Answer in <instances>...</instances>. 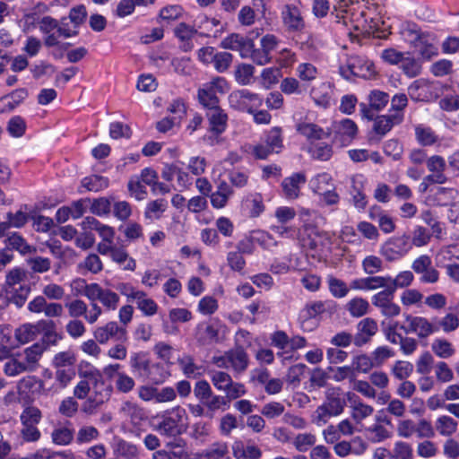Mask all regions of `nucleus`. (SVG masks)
I'll list each match as a JSON object with an SVG mask.
<instances>
[{
    "instance_id": "40",
    "label": "nucleus",
    "mask_w": 459,
    "mask_h": 459,
    "mask_svg": "<svg viewBox=\"0 0 459 459\" xmlns=\"http://www.w3.org/2000/svg\"><path fill=\"white\" fill-rule=\"evenodd\" d=\"M345 307L350 313V316L353 317H360L368 313L370 306L367 299L357 297L351 299L347 302Z\"/></svg>"
},
{
    "instance_id": "29",
    "label": "nucleus",
    "mask_w": 459,
    "mask_h": 459,
    "mask_svg": "<svg viewBox=\"0 0 459 459\" xmlns=\"http://www.w3.org/2000/svg\"><path fill=\"white\" fill-rule=\"evenodd\" d=\"M403 120V113H394L390 115H380L373 121V131L380 135L388 133L394 125Z\"/></svg>"
},
{
    "instance_id": "28",
    "label": "nucleus",
    "mask_w": 459,
    "mask_h": 459,
    "mask_svg": "<svg viewBox=\"0 0 459 459\" xmlns=\"http://www.w3.org/2000/svg\"><path fill=\"white\" fill-rule=\"evenodd\" d=\"M426 164L430 173L429 175L434 178L435 184H445L447 181L445 174L446 161L444 157L438 155L430 156L427 159Z\"/></svg>"
},
{
    "instance_id": "41",
    "label": "nucleus",
    "mask_w": 459,
    "mask_h": 459,
    "mask_svg": "<svg viewBox=\"0 0 459 459\" xmlns=\"http://www.w3.org/2000/svg\"><path fill=\"white\" fill-rule=\"evenodd\" d=\"M184 10L179 5H168L160 9L158 22L169 25L183 16Z\"/></svg>"
},
{
    "instance_id": "14",
    "label": "nucleus",
    "mask_w": 459,
    "mask_h": 459,
    "mask_svg": "<svg viewBox=\"0 0 459 459\" xmlns=\"http://www.w3.org/2000/svg\"><path fill=\"white\" fill-rule=\"evenodd\" d=\"M408 94L413 101H431L438 94V87L429 80L420 78L412 82L408 87Z\"/></svg>"
},
{
    "instance_id": "25",
    "label": "nucleus",
    "mask_w": 459,
    "mask_h": 459,
    "mask_svg": "<svg viewBox=\"0 0 459 459\" xmlns=\"http://www.w3.org/2000/svg\"><path fill=\"white\" fill-rule=\"evenodd\" d=\"M99 300L102 307L108 310H116L119 306V294L109 289H104L95 283L91 301Z\"/></svg>"
},
{
    "instance_id": "24",
    "label": "nucleus",
    "mask_w": 459,
    "mask_h": 459,
    "mask_svg": "<svg viewBox=\"0 0 459 459\" xmlns=\"http://www.w3.org/2000/svg\"><path fill=\"white\" fill-rule=\"evenodd\" d=\"M306 181L307 178L303 173H294L286 177L281 182V188L285 198L288 200L299 198L300 190Z\"/></svg>"
},
{
    "instance_id": "35",
    "label": "nucleus",
    "mask_w": 459,
    "mask_h": 459,
    "mask_svg": "<svg viewBox=\"0 0 459 459\" xmlns=\"http://www.w3.org/2000/svg\"><path fill=\"white\" fill-rule=\"evenodd\" d=\"M377 324L373 318L366 317L362 319L358 325L359 334L355 342L359 345L367 342L369 338L377 333Z\"/></svg>"
},
{
    "instance_id": "12",
    "label": "nucleus",
    "mask_w": 459,
    "mask_h": 459,
    "mask_svg": "<svg viewBox=\"0 0 459 459\" xmlns=\"http://www.w3.org/2000/svg\"><path fill=\"white\" fill-rule=\"evenodd\" d=\"M373 307H377L382 316L395 317L401 314L402 308L394 301L393 290H382L373 294L371 299Z\"/></svg>"
},
{
    "instance_id": "52",
    "label": "nucleus",
    "mask_w": 459,
    "mask_h": 459,
    "mask_svg": "<svg viewBox=\"0 0 459 459\" xmlns=\"http://www.w3.org/2000/svg\"><path fill=\"white\" fill-rule=\"evenodd\" d=\"M431 350L440 359H449L455 353L453 343L446 339H436L431 343Z\"/></svg>"
},
{
    "instance_id": "15",
    "label": "nucleus",
    "mask_w": 459,
    "mask_h": 459,
    "mask_svg": "<svg viewBox=\"0 0 459 459\" xmlns=\"http://www.w3.org/2000/svg\"><path fill=\"white\" fill-rule=\"evenodd\" d=\"M247 363V352L238 348L226 352L221 357L214 358V364L218 368H231L238 372L246 370Z\"/></svg>"
},
{
    "instance_id": "50",
    "label": "nucleus",
    "mask_w": 459,
    "mask_h": 459,
    "mask_svg": "<svg viewBox=\"0 0 459 459\" xmlns=\"http://www.w3.org/2000/svg\"><path fill=\"white\" fill-rule=\"evenodd\" d=\"M95 284L96 282L87 283L85 280L77 278L71 281L70 288L75 297L83 294L86 298H88L89 300L91 301Z\"/></svg>"
},
{
    "instance_id": "20",
    "label": "nucleus",
    "mask_w": 459,
    "mask_h": 459,
    "mask_svg": "<svg viewBox=\"0 0 459 459\" xmlns=\"http://www.w3.org/2000/svg\"><path fill=\"white\" fill-rule=\"evenodd\" d=\"M325 310V302L321 300L312 301L306 305L299 313V318L301 328L305 332H311L317 325L316 318Z\"/></svg>"
},
{
    "instance_id": "3",
    "label": "nucleus",
    "mask_w": 459,
    "mask_h": 459,
    "mask_svg": "<svg viewBox=\"0 0 459 459\" xmlns=\"http://www.w3.org/2000/svg\"><path fill=\"white\" fill-rule=\"evenodd\" d=\"M5 291L9 301L13 302L18 307H22L30 292L27 273L18 267L10 271L6 276Z\"/></svg>"
},
{
    "instance_id": "31",
    "label": "nucleus",
    "mask_w": 459,
    "mask_h": 459,
    "mask_svg": "<svg viewBox=\"0 0 459 459\" xmlns=\"http://www.w3.org/2000/svg\"><path fill=\"white\" fill-rule=\"evenodd\" d=\"M111 261L117 264L118 266L124 271H135L136 262L134 257L130 256L127 250L124 247L114 246L111 247L109 253Z\"/></svg>"
},
{
    "instance_id": "58",
    "label": "nucleus",
    "mask_w": 459,
    "mask_h": 459,
    "mask_svg": "<svg viewBox=\"0 0 459 459\" xmlns=\"http://www.w3.org/2000/svg\"><path fill=\"white\" fill-rule=\"evenodd\" d=\"M280 77V68L269 67L263 69L260 75V83L262 88L266 90L272 88L278 83Z\"/></svg>"
},
{
    "instance_id": "9",
    "label": "nucleus",
    "mask_w": 459,
    "mask_h": 459,
    "mask_svg": "<svg viewBox=\"0 0 459 459\" xmlns=\"http://www.w3.org/2000/svg\"><path fill=\"white\" fill-rule=\"evenodd\" d=\"M210 378L214 387L225 394L230 400L238 399L247 394L246 386L240 382L233 381L227 372L211 371Z\"/></svg>"
},
{
    "instance_id": "42",
    "label": "nucleus",
    "mask_w": 459,
    "mask_h": 459,
    "mask_svg": "<svg viewBox=\"0 0 459 459\" xmlns=\"http://www.w3.org/2000/svg\"><path fill=\"white\" fill-rule=\"evenodd\" d=\"M435 38L425 35H419L415 43L423 58H431V56L437 55V48L434 44Z\"/></svg>"
},
{
    "instance_id": "45",
    "label": "nucleus",
    "mask_w": 459,
    "mask_h": 459,
    "mask_svg": "<svg viewBox=\"0 0 459 459\" xmlns=\"http://www.w3.org/2000/svg\"><path fill=\"white\" fill-rule=\"evenodd\" d=\"M255 68L250 64H239L235 71V79L239 85H250L255 81Z\"/></svg>"
},
{
    "instance_id": "33",
    "label": "nucleus",
    "mask_w": 459,
    "mask_h": 459,
    "mask_svg": "<svg viewBox=\"0 0 459 459\" xmlns=\"http://www.w3.org/2000/svg\"><path fill=\"white\" fill-rule=\"evenodd\" d=\"M241 208L243 212L251 218L259 217L264 211V204L260 194L247 195L242 201Z\"/></svg>"
},
{
    "instance_id": "2",
    "label": "nucleus",
    "mask_w": 459,
    "mask_h": 459,
    "mask_svg": "<svg viewBox=\"0 0 459 459\" xmlns=\"http://www.w3.org/2000/svg\"><path fill=\"white\" fill-rule=\"evenodd\" d=\"M346 403L341 396V389L338 387L331 388L325 391V401L318 405L311 415V421L323 426L327 423L332 417H336L343 412Z\"/></svg>"
},
{
    "instance_id": "55",
    "label": "nucleus",
    "mask_w": 459,
    "mask_h": 459,
    "mask_svg": "<svg viewBox=\"0 0 459 459\" xmlns=\"http://www.w3.org/2000/svg\"><path fill=\"white\" fill-rule=\"evenodd\" d=\"M227 453L226 443H214L210 448L196 455L195 459H222Z\"/></svg>"
},
{
    "instance_id": "51",
    "label": "nucleus",
    "mask_w": 459,
    "mask_h": 459,
    "mask_svg": "<svg viewBox=\"0 0 459 459\" xmlns=\"http://www.w3.org/2000/svg\"><path fill=\"white\" fill-rule=\"evenodd\" d=\"M399 68H401L403 74L408 77H415L419 75L421 71V65L419 62L414 59L411 54L405 52Z\"/></svg>"
},
{
    "instance_id": "63",
    "label": "nucleus",
    "mask_w": 459,
    "mask_h": 459,
    "mask_svg": "<svg viewBox=\"0 0 459 459\" xmlns=\"http://www.w3.org/2000/svg\"><path fill=\"white\" fill-rule=\"evenodd\" d=\"M316 442V437L311 432H302L296 435L293 446L298 451H307Z\"/></svg>"
},
{
    "instance_id": "21",
    "label": "nucleus",
    "mask_w": 459,
    "mask_h": 459,
    "mask_svg": "<svg viewBox=\"0 0 459 459\" xmlns=\"http://www.w3.org/2000/svg\"><path fill=\"white\" fill-rule=\"evenodd\" d=\"M221 47L222 49L238 51L242 58H247L254 47V42L247 39V37L231 33L223 38Z\"/></svg>"
},
{
    "instance_id": "1",
    "label": "nucleus",
    "mask_w": 459,
    "mask_h": 459,
    "mask_svg": "<svg viewBox=\"0 0 459 459\" xmlns=\"http://www.w3.org/2000/svg\"><path fill=\"white\" fill-rule=\"evenodd\" d=\"M153 429L166 437H176L184 433L189 425V417L186 409L175 406L160 415L153 417Z\"/></svg>"
},
{
    "instance_id": "23",
    "label": "nucleus",
    "mask_w": 459,
    "mask_h": 459,
    "mask_svg": "<svg viewBox=\"0 0 459 459\" xmlns=\"http://www.w3.org/2000/svg\"><path fill=\"white\" fill-rule=\"evenodd\" d=\"M281 16L288 31H300L305 25L300 9L293 4H286Z\"/></svg>"
},
{
    "instance_id": "62",
    "label": "nucleus",
    "mask_w": 459,
    "mask_h": 459,
    "mask_svg": "<svg viewBox=\"0 0 459 459\" xmlns=\"http://www.w3.org/2000/svg\"><path fill=\"white\" fill-rule=\"evenodd\" d=\"M413 281V273L410 271H403L397 273L395 278L390 276L389 289L393 290L394 292L397 289H404L411 285Z\"/></svg>"
},
{
    "instance_id": "30",
    "label": "nucleus",
    "mask_w": 459,
    "mask_h": 459,
    "mask_svg": "<svg viewBox=\"0 0 459 459\" xmlns=\"http://www.w3.org/2000/svg\"><path fill=\"white\" fill-rule=\"evenodd\" d=\"M310 96L317 106L328 107L333 101V85L329 82L315 85L310 89Z\"/></svg>"
},
{
    "instance_id": "38",
    "label": "nucleus",
    "mask_w": 459,
    "mask_h": 459,
    "mask_svg": "<svg viewBox=\"0 0 459 459\" xmlns=\"http://www.w3.org/2000/svg\"><path fill=\"white\" fill-rule=\"evenodd\" d=\"M38 333V326L31 324H24L17 327L15 330L16 347L32 342L36 339Z\"/></svg>"
},
{
    "instance_id": "37",
    "label": "nucleus",
    "mask_w": 459,
    "mask_h": 459,
    "mask_svg": "<svg viewBox=\"0 0 459 459\" xmlns=\"http://www.w3.org/2000/svg\"><path fill=\"white\" fill-rule=\"evenodd\" d=\"M271 342L279 351L278 356L282 359H292V354H289V336L286 333L278 331L272 334Z\"/></svg>"
},
{
    "instance_id": "8",
    "label": "nucleus",
    "mask_w": 459,
    "mask_h": 459,
    "mask_svg": "<svg viewBox=\"0 0 459 459\" xmlns=\"http://www.w3.org/2000/svg\"><path fill=\"white\" fill-rule=\"evenodd\" d=\"M341 76L351 79L352 76L364 79H373L377 75L374 63L364 56H351L347 62V66L340 67Z\"/></svg>"
},
{
    "instance_id": "16",
    "label": "nucleus",
    "mask_w": 459,
    "mask_h": 459,
    "mask_svg": "<svg viewBox=\"0 0 459 459\" xmlns=\"http://www.w3.org/2000/svg\"><path fill=\"white\" fill-rule=\"evenodd\" d=\"M333 141L340 143L342 146H348L358 134V125L349 119L334 121L332 125Z\"/></svg>"
},
{
    "instance_id": "44",
    "label": "nucleus",
    "mask_w": 459,
    "mask_h": 459,
    "mask_svg": "<svg viewBox=\"0 0 459 459\" xmlns=\"http://www.w3.org/2000/svg\"><path fill=\"white\" fill-rule=\"evenodd\" d=\"M264 143L273 152H279L283 148L282 130L281 127H273L264 135Z\"/></svg>"
},
{
    "instance_id": "43",
    "label": "nucleus",
    "mask_w": 459,
    "mask_h": 459,
    "mask_svg": "<svg viewBox=\"0 0 459 459\" xmlns=\"http://www.w3.org/2000/svg\"><path fill=\"white\" fill-rule=\"evenodd\" d=\"M234 455L238 459H258L261 450L254 445H244L238 442L233 446Z\"/></svg>"
},
{
    "instance_id": "54",
    "label": "nucleus",
    "mask_w": 459,
    "mask_h": 459,
    "mask_svg": "<svg viewBox=\"0 0 459 459\" xmlns=\"http://www.w3.org/2000/svg\"><path fill=\"white\" fill-rule=\"evenodd\" d=\"M423 298L422 292L415 289H407L400 295L402 305L406 307H421Z\"/></svg>"
},
{
    "instance_id": "49",
    "label": "nucleus",
    "mask_w": 459,
    "mask_h": 459,
    "mask_svg": "<svg viewBox=\"0 0 459 459\" xmlns=\"http://www.w3.org/2000/svg\"><path fill=\"white\" fill-rule=\"evenodd\" d=\"M328 289L333 298L342 299L346 297L350 292V287L347 283L340 279L334 278L333 275H328L326 278Z\"/></svg>"
},
{
    "instance_id": "57",
    "label": "nucleus",
    "mask_w": 459,
    "mask_h": 459,
    "mask_svg": "<svg viewBox=\"0 0 459 459\" xmlns=\"http://www.w3.org/2000/svg\"><path fill=\"white\" fill-rule=\"evenodd\" d=\"M248 240L253 245H257L263 248H269L277 245L273 238L264 230H254L251 232Z\"/></svg>"
},
{
    "instance_id": "18",
    "label": "nucleus",
    "mask_w": 459,
    "mask_h": 459,
    "mask_svg": "<svg viewBox=\"0 0 459 459\" xmlns=\"http://www.w3.org/2000/svg\"><path fill=\"white\" fill-rule=\"evenodd\" d=\"M301 246L315 249L318 254L329 252L333 245V238L328 233L318 231L316 228L311 230L307 238L299 237Z\"/></svg>"
},
{
    "instance_id": "53",
    "label": "nucleus",
    "mask_w": 459,
    "mask_h": 459,
    "mask_svg": "<svg viewBox=\"0 0 459 459\" xmlns=\"http://www.w3.org/2000/svg\"><path fill=\"white\" fill-rule=\"evenodd\" d=\"M457 422L448 415L438 416L436 420V429L444 437H448L457 429Z\"/></svg>"
},
{
    "instance_id": "11",
    "label": "nucleus",
    "mask_w": 459,
    "mask_h": 459,
    "mask_svg": "<svg viewBox=\"0 0 459 459\" xmlns=\"http://www.w3.org/2000/svg\"><path fill=\"white\" fill-rule=\"evenodd\" d=\"M229 103L236 110L253 113L255 108L262 106L263 98L256 93L250 92L249 90L242 89L230 94Z\"/></svg>"
},
{
    "instance_id": "26",
    "label": "nucleus",
    "mask_w": 459,
    "mask_h": 459,
    "mask_svg": "<svg viewBox=\"0 0 459 459\" xmlns=\"http://www.w3.org/2000/svg\"><path fill=\"white\" fill-rule=\"evenodd\" d=\"M346 397L349 400L351 415L355 421L360 422L374 413V407L362 403L355 394L347 393Z\"/></svg>"
},
{
    "instance_id": "19",
    "label": "nucleus",
    "mask_w": 459,
    "mask_h": 459,
    "mask_svg": "<svg viewBox=\"0 0 459 459\" xmlns=\"http://www.w3.org/2000/svg\"><path fill=\"white\" fill-rule=\"evenodd\" d=\"M93 336L96 342L105 344L110 340H126L127 332L125 327L118 325L117 322L111 321L104 325L95 327Z\"/></svg>"
},
{
    "instance_id": "6",
    "label": "nucleus",
    "mask_w": 459,
    "mask_h": 459,
    "mask_svg": "<svg viewBox=\"0 0 459 459\" xmlns=\"http://www.w3.org/2000/svg\"><path fill=\"white\" fill-rule=\"evenodd\" d=\"M82 228L84 230L97 231L101 241L97 245V250L100 255H108L115 245L116 230L108 225L96 220L92 217L85 218L82 223Z\"/></svg>"
},
{
    "instance_id": "64",
    "label": "nucleus",
    "mask_w": 459,
    "mask_h": 459,
    "mask_svg": "<svg viewBox=\"0 0 459 459\" xmlns=\"http://www.w3.org/2000/svg\"><path fill=\"white\" fill-rule=\"evenodd\" d=\"M51 438L57 446H67L74 438V432L67 427H59L53 430Z\"/></svg>"
},
{
    "instance_id": "46",
    "label": "nucleus",
    "mask_w": 459,
    "mask_h": 459,
    "mask_svg": "<svg viewBox=\"0 0 459 459\" xmlns=\"http://www.w3.org/2000/svg\"><path fill=\"white\" fill-rule=\"evenodd\" d=\"M28 96L27 90L24 88L16 89L10 95L0 99V103H3L7 108H4L2 111L13 110L15 107L22 103Z\"/></svg>"
},
{
    "instance_id": "4",
    "label": "nucleus",
    "mask_w": 459,
    "mask_h": 459,
    "mask_svg": "<svg viewBox=\"0 0 459 459\" xmlns=\"http://www.w3.org/2000/svg\"><path fill=\"white\" fill-rule=\"evenodd\" d=\"M230 90L228 81L223 77H214L200 86L197 91V99L201 106L206 110L219 105L218 94H225Z\"/></svg>"
},
{
    "instance_id": "61",
    "label": "nucleus",
    "mask_w": 459,
    "mask_h": 459,
    "mask_svg": "<svg viewBox=\"0 0 459 459\" xmlns=\"http://www.w3.org/2000/svg\"><path fill=\"white\" fill-rule=\"evenodd\" d=\"M168 376L167 370L160 363H151L150 361L145 379L150 380L155 385H160Z\"/></svg>"
},
{
    "instance_id": "10",
    "label": "nucleus",
    "mask_w": 459,
    "mask_h": 459,
    "mask_svg": "<svg viewBox=\"0 0 459 459\" xmlns=\"http://www.w3.org/2000/svg\"><path fill=\"white\" fill-rule=\"evenodd\" d=\"M411 249L410 238L406 235L389 238L380 247V255L387 261L394 262L404 256Z\"/></svg>"
},
{
    "instance_id": "17",
    "label": "nucleus",
    "mask_w": 459,
    "mask_h": 459,
    "mask_svg": "<svg viewBox=\"0 0 459 459\" xmlns=\"http://www.w3.org/2000/svg\"><path fill=\"white\" fill-rule=\"evenodd\" d=\"M161 177L167 182L176 180L175 190L184 191L192 185V178L182 167L177 164H166L161 169Z\"/></svg>"
},
{
    "instance_id": "32",
    "label": "nucleus",
    "mask_w": 459,
    "mask_h": 459,
    "mask_svg": "<svg viewBox=\"0 0 459 459\" xmlns=\"http://www.w3.org/2000/svg\"><path fill=\"white\" fill-rule=\"evenodd\" d=\"M233 195V190L230 184L225 181L221 182L216 191L210 195V200L214 209H223Z\"/></svg>"
},
{
    "instance_id": "5",
    "label": "nucleus",
    "mask_w": 459,
    "mask_h": 459,
    "mask_svg": "<svg viewBox=\"0 0 459 459\" xmlns=\"http://www.w3.org/2000/svg\"><path fill=\"white\" fill-rule=\"evenodd\" d=\"M78 371L80 377L90 380L93 385L95 403H104L111 395L112 389L105 385L100 371L86 360L79 362Z\"/></svg>"
},
{
    "instance_id": "36",
    "label": "nucleus",
    "mask_w": 459,
    "mask_h": 459,
    "mask_svg": "<svg viewBox=\"0 0 459 459\" xmlns=\"http://www.w3.org/2000/svg\"><path fill=\"white\" fill-rule=\"evenodd\" d=\"M44 351V345L40 343H34L29 348L25 349L24 353V366L27 371H33L40 360L41 355Z\"/></svg>"
},
{
    "instance_id": "39",
    "label": "nucleus",
    "mask_w": 459,
    "mask_h": 459,
    "mask_svg": "<svg viewBox=\"0 0 459 459\" xmlns=\"http://www.w3.org/2000/svg\"><path fill=\"white\" fill-rule=\"evenodd\" d=\"M168 209V202L163 199H158L151 201L147 204L143 212V216L146 220L153 221L160 220L162 213Z\"/></svg>"
},
{
    "instance_id": "59",
    "label": "nucleus",
    "mask_w": 459,
    "mask_h": 459,
    "mask_svg": "<svg viewBox=\"0 0 459 459\" xmlns=\"http://www.w3.org/2000/svg\"><path fill=\"white\" fill-rule=\"evenodd\" d=\"M150 360L145 358L144 353L135 352L131 355L130 367L133 371L137 372L140 377H146Z\"/></svg>"
},
{
    "instance_id": "34",
    "label": "nucleus",
    "mask_w": 459,
    "mask_h": 459,
    "mask_svg": "<svg viewBox=\"0 0 459 459\" xmlns=\"http://www.w3.org/2000/svg\"><path fill=\"white\" fill-rule=\"evenodd\" d=\"M211 130L221 134L225 131L227 126L228 116L218 105L215 108H210L206 113Z\"/></svg>"
},
{
    "instance_id": "56",
    "label": "nucleus",
    "mask_w": 459,
    "mask_h": 459,
    "mask_svg": "<svg viewBox=\"0 0 459 459\" xmlns=\"http://www.w3.org/2000/svg\"><path fill=\"white\" fill-rule=\"evenodd\" d=\"M415 137L422 146H431L437 141V136L429 127L424 125H417L415 127Z\"/></svg>"
},
{
    "instance_id": "47",
    "label": "nucleus",
    "mask_w": 459,
    "mask_h": 459,
    "mask_svg": "<svg viewBox=\"0 0 459 459\" xmlns=\"http://www.w3.org/2000/svg\"><path fill=\"white\" fill-rule=\"evenodd\" d=\"M296 76L301 82L309 83L318 77V68L310 62H302L296 68Z\"/></svg>"
},
{
    "instance_id": "22",
    "label": "nucleus",
    "mask_w": 459,
    "mask_h": 459,
    "mask_svg": "<svg viewBox=\"0 0 459 459\" xmlns=\"http://www.w3.org/2000/svg\"><path fill=\"white\" fill-rule=\"evenodd\" d=\"M295 129L308 141L309 146L316 141L330 137L332 134V131L325 130L319 125L307 120L298 122L295 125Z\"/></svg>"
},
{
    "instance_id": "48",
    "label": "nucleus",
    "mask_w": 459,
    "mask_h": 459,
    "mask_svg": "<svg viewBox=\"0 0 459 459\" xmlns=\"http://www.w3.org/2000/svg\"><path fill=\"white\" fill-rule=\"evenodd\" d=\"M135 299L137 308L144 316H152L157 314L159 306L154 299L149 298L144 290H141V295Z\"/></svg>"
},
{
    "instance_id": "13",
    "label": "nucleus",
    "mask_w": 459,
    "mask_h": 459,
    "mask_svg": "<svg viewBox=\"0 0 459 459\" xmlns=\"http://www.w3.org/2000/svg\"><path fill=\"white\" fill-rule=\"evenodd\" d=\"M406 333H413L420 338L428 337L439 331L438 325L431 322L429 318L421 316H406Z\"/></svg>"
},
{
    "instance_id": "7",
    "label": "nucleus",
    "mask_w": 459,
    "mask_h": 459,
    "mask_svg": "<svg viewBox=\"0 0 459 459\" xmlns=\"http://www.w3.org/2000/svg\"><path fill=\"white\" fill-rule=\"evenodd\" d=\"M309 188L314 194L320 195L321 201L326 205L335 204L340 195L334 190L333 177L328 173H318L309 180Z\"/></svg>"
},
{
    "instance_id": "27",
    "label": "nucleus",
    "mask_w": 459,
    "mask_h": 459,
    "mask_svg": "<svg viewBox=\"0 0 459 459\" xmlns=\"http://www.w3.org/2000/svg\"><path fill=\"white\" fill-rule=\"evenodd\" d=\"M221 327V323L217 318L212 319L209 324L199 325L196 334L198 342L203 344L217 342Z\"/></svg>"
},
{
    "instance_id": "60",
    "label": "nucleus",
    "mask_w": 459,
    "mask_h": 459,
    "mask_svg": "<svg viewBox=\"0 0 459 459\" xmlns=\"http://www.w3.org/2000/svg\"><path fill=\"white\" fill-rule=\"evenodd\" d=\"M350 367L354 369V378H356L357 372L367 373L375 367L373 357H368L367 354L357 355L352 359Z\"/></svg>"
}]
</instances>
